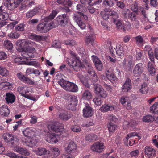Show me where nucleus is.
I'll return each mask as SVG.
<instances>
[{"instance_id": "55", "label": "nucleus", "mask_w": 158, "mask_h": 158, "mask_svg": "<svg viewBox=\"0 0 158 158\" xmlns=\"http://www.w3.org/2000/svg\"><path fill=\"white\" fill-rule=\"evenodd\" d=\"M93 101L94 103L97 106H101L103 102L101 98L97 97L94 98L93 99Z\"/></svg>"}, {"instance_id": "11", "label": "nucleus", "mask_w": 158, "mask_h": 158, "mask_svg": "<svg viewBox=\"0 0 158 158\" xmlns=\"http://www.w3.org/2000/svg\"><path fill=\"white\" fill-rule=\"evenodd\" d=\"M83 115L84 117L88 118L91 117L93 114L92 108L88 104L85 105L83 110Z\"/></svg>"}, {"instance_id": "5", "label": "nucleus", "mask_w": 158, "mask_h": 158, "mask_svg": "<svg viewBox=\"0 0 158 158\" xmlns=\"http://www.w3.org/2000/svg\"><path fill=\"white\" fill-rule=\"evenodd\" d=\"M94 91L95 94L101 98H105L107 96L106 91L99 84H94Z\"/></svg>"}, {"instance_id": "20", "label": "nucleus", "mask_w": 158, "mask_h": 158, "mask_svg": "<svg viewBox=\"0 0 158 158\" xmlns=\"http://www.w3.org/2000/svg\"><path fill=\"white\" fill-rule=\"evenodd\" d=\"M69 99V104L68 107L69 109L70 110L71 108H69L70 106L71 107H74L77 105L78 100L77 96L74 95L71 96Z\"/></svg>"}, {"instance_id": "10", "label": "nucleus", "mask_w": 158, "mask_h": 158, "mask_svg": "<svg viewBox=\"0 0 158 158\" xmlns=\"http://www.w3.org/2000/svg\"><path fill=\"white\" fill-rule=\"evenodd\" d=\"M77 145L73 141L69 143L67 147H65V151L68 153H73L76 152Z\"/></svg>"}, {"instance_id": "34", "label": "nucleus", "mask_w": 158, "mask_h": 158, "mask_svg": "<svg viewBox=\"0 0 158 158\" xmlns=\"http://www.w3.org/2000/svg\"><path fill=\"white\" fill-rule=\"evenodd\" d=\"M15 136L13 134L6 133L3 135L2 137L5 141H6L8 142H10Z\"/></svg>"}, {"instance_id": "49", "label": "nucleus", "mask_w": 158, "mask_h": 158, "mask_svg": "<svg viewBox=\"0 0 158 158\" xmlns=\"http://www.w3.org/2000/svg\"><path fill=\"white\" fill-rule=\"evenodd\" d=\"M69 89V92H76L78 91V88L76 84L72 82L70 86Z\"/></svg>"}, {"instance_id": "21", "label": "nucleus", "mask_w": 158, "mask_h": 158, "mask_svg": "<svg viewBox=\"0 0 158 158\" xmlns=\"http://www.w3.org/2000/svg\"><path fill=\"white\" fill-rule=\"evenodd\" d=\"M5 99L7 103H12L15 101V97L14 94L12 93H8L6 94Z\"/></svg>"}, {"instance_id": "15", "label": "nucleus", "mask_w": 158, "mask_h": 158, "mask_svg": "<svg viewBox=\"0 0 158 158\" xmlns=\"http://www.w3.org/2000/svg\"><path fill=\"white\" fill-rule=\"evenodd\" d=\"M144 152L146 156L149 158H151L156 154L155 150L149 146H146L145 147Z\"/></svg>"}, {"instance_id": "59", "label": "nucleus", "mask_w": 158, "mask_h": 158, "mask_svg": "<svg viewBox=\"0 0 158 158\" xmlns=\"http://www.w3.org/2000/svg\"><path fill=\"white\" fill-rule=\"evenodd\" d=\"M108 119L109 122L113 123L112 122H116L118 120V118L115 116L113 115H110L108 116Z\"/></svg>"}, {"instance_id": "60", "label": "nucleus", "mask_w": 158, "mask_h": 158, "mask_svg": "<svg viewBox=\"0 0 158 158\" xmlns=\"http://www.w3.org/2000/svg\"><path fill=\"white\" fill-rule=\"evenodd\" d=\"M6 155L9 156L10 158H21L22 156H18L13 152H10L6 154Z\"/></svg>"}, {"instance_id": "29", "label": "nucleus", "mask_w": 158, "mask_h": 158, "mask_svg": "<svg viewBox=\"0 0 158 158\" xmlns=\"http://www.w3.org/2000/svg\"><path fill=\"white\" fill-rule=\"evenodd\" d=\"M93 62L96 68L99 71H101L103 68L102 64L100 60L97 58L93 60Z\"/></svg>"}, {"instance_id": "44", "label": "nucleus", "mask_w": 158, "mask_h": 158, "mask_svg": "<svg viewBox=\"0 0 158 158\" xmlns=\"http://www.w3.org/2000/svg\"><path fill=\"white\" fill-rule=\"evenodd\" d=\"M148 88L147 84L144 83L141 86L140 92L142 94H145L148 92Z\"/></svg>"}, {"instance_id": "62", "label": "nucleus", "mask_w": 158, "mask_h": 158, "mask_svg": "<svg viewBox=\"0 0 158 158\" xmlns=\"http://www.w3.org/2000/svg\"><path fill=\"white\" fill-rule=\"evenodd\" d=\"M10 143L13 146H14L18 145L19 143V139L16 136L10 142Z\"/></svg>"}, {"instance_id": "25", "label": "nucleus", "mask_w": 158, "mask_h": 158, "mask_svg": "<svg viewBox=\"0 0 158 158\" xmlns=\"http://www.w3.org/2000/svg\"><path fill=\"white\" fill-rule=\"evenodd\" d=\"M114 109L113 106H109L108 104H104L99 109V110L102 112H106L109 111H112Z\"/></svg>"}, {"instance_id": "28", "label": "nucleus", "mask_w": 158, "mask_h": 158, "mask_svg": "<svg viewBox=\"0 0 158 158\" xmlns=\"http://www.w3.org/2000/svg\"><path fill=\"white\" fill-rule=\"evenodd\" d=\"M0 113L5 116H8L9 114L10 111L7 105H4L0 108Z\"/></svg>"}, {"instance_id": "2", "label": "nucleus", "mask_w": 158, "mask_h": 158, "mask_svg": "<svg viewBox=\"0 0 158 158\" xmlns=\"http://www.w3.org/2000/svg\"><path fill=\"white\" fill-rule=\"evenodd\" d=\"M53 22L41 23L37 25V30L40 33H45L48 32L51 29L54 27Z\"/></svg>"}, {"instance_id": "58", "label": "nucleus", "mask_w": 158, "mask_h": 158, "mask_svg": "<svg viewBox=\"0 0 158 158\" xmlns=\"http://www.w3.org/2000/svg\"><path fill=\"white\" fill-rule=\"evenodd\" d=\"M23 82L25 83L32 85H34L35 84V82L33 80L27 77H26Z\"/></svg>"}, {"instance_id": "37", "label": "nucleus", "mask_w": 158, "mask_h": 158, "mask_svg": "<svg viewBox=\"0 0 158 158\" xmlns=\"http://www.w3.org/2000/svg\"><path fill=\"white\" fill-rule=\"evenodd\" d=\"M28 55L30 58H33L36 53V49L33 47L29 46L27 49Z\"/></svg>"}, {"instance_id": "16", "label": "nucleus", "mask_w": 158, "mask_h": 158, "mask_svg": "<svg viewBox=\"0 0 158 158\" xmlns=\"http://www.w3.org/2000/svg\"><path fill=\"white\" fill-rule=\"evenodd\" d=\"M16 44L17 46L23 47L24 45L28 44L34 45L36 44L35 42H32L27 40H19L16 42Z\"/></svg>"}, {"instance_id": "23", "label": "nucleus", "mask_w": 158, "mask_h": 158, "mask_svg": "<svg viewBox=\"0 0 158 158\" xmlns=\"http://www.w3.org/2000/svg\"><path fill=\"white\" fill-rule=\"evenodd\" d=\"M30 39L36 41H43L45 39V36L37 35L35 34H32L29 35Z\"/></svg>"}, {"instance_id": "17", "label": "nucleus", "mask_w": 158, "mask_h": 158, "mask_svg": "<svg viewBox=\"0 0 158 158\" xmlns=\"http://www.w3.org/2000/svg\"><path fill=\"white\" fill-rule=\"evenodd\" d=\"M131 80L127 78L122 86V90L123 92H128L131 88Z\"/></svg>"}, {"instance_id": "7", "label": "nucleus", "mask_w": 158, "mask_h": 158, "mask_svg": "<svg viewBox=\"0 0 158 158\" xmlns=\"http://www.w3.org/2000/svg\"><path fill=\"white\" fill-rule=\"evenodd\" d=\"M58 24L64 27L67 24L69 17L67 14H63L59 15L56 18Z\"/></svg>"}, {"instance_id": "26", "label": "nucleus", "mask_w": 158, "mask_h": 158, "mask_svg": "<svg viewBox=\"0 0 158 158\" xmlns=\"http://www.w3.org/2000/svg\"><path fill=\"white\" fill-rule=\"evenodd\" d=\"M85 63L86 66L88 67V73L91 75H94V77L97 79V75L95 73L91 64H90L89 62L87 60H86L85 61Z\"/></svg>"}, {"instance_id": "24", "label": "nucleus", "mask_w": 158, "mask_h": 158, "mask_svg": "<svg viewBox=\"0 0 158 158\" xmlns=\"http://www.w3.org/2000/svg\"><path fill=\"white\" fill-rule=\"evenodd\" d=\"M131 4L129 7L131 10L135 12L138 11V3L136 0H129Z\"/></svg>"}, {"instance_id": "9", "label": "nucleus", "mask_w": 158, "mask_h": 158, "mask_svg": "<svg viewBox=\"0 0 158 158\" xmlns=\"http://www.w3.org/2000/svg\"><path fill=\"white\" fill-rule=\"evenodd\" d=\"M144 67L142 63H139L135 66L133 70L134 75L136 77L139 76L143 72Z\"/></svg>"}, {"instance_id": "3", "label": "nucleus", "mask_w": 158, "mask_h": 158, "mask_svg": "<svg viewBox=\"0 0 158 158\" xmlns=\"http://www.w3.org/2000/svg\"><path fill=\"white\" fill-rule=\"evenodd\" d=\"M18 92L23 97L33 101H36V99L29 95L27 94L30 92V87H27L26 85L19 86L17 88Z\"/></svg>"}, {"instance_id": "19", "label": "nucleus", "mask_w": 158, "mask_h": 158, "mask_svg": "<svg viewBox=\"0 0 158 158\" xmlns=\"http://www.w3.org/2000/svg\"><path fill=\"white\" fill-rule=\"evenodd\" d=\"M34 152L36 154L40 156H42L45 155L46 154H49L50 151L44 148L39 147L34 150Z\"/></svg>"}, {"instance_id": "18", "label": "nucleus", "mask_w": 158, "mask_h": 158, "mask_svg": "<svg viewBox=\"0 0 158 158\" xmlns=\"http://www.w3.org/2000/svg\"><path fill=\"white\" fill-rule=\"evenodd\" d=\"M10 1L8 5V7L9 9L11 10L17 7L20 4L21 2L23 0H7Z\"/></svg>"}, {"instance_id": "54", "label": "nucleus", "mask_w": 158, "mask_h": 158, "mask_svg": "<svg viewBox=\"0 0 158 158\" xmlns=\"http://www.w3.org/2000/svg\"><path fill=\"white\" fill-rule=\"evenodd\" d=\"M107 9H105L101 11L100 13V14L101 15L102 18L104 20H106L108 19L109 18V15L106 12V10Z\"/></svg>"}, {"instance_id": "52", "label": "nucleus", "mask_w": 158, "mask_h": 158, "mask_svg": "<svg viewBox=\"0 0 158 158\" xmlns=\"http://www.w3.org/2000/svg\"><path fill=\"white\" fill-rule=\"evenodd\" d=\"M4 44L5 47L8 49H12L13 47V44L10 41L5 40Z\"/></svg>"}, {"instance_id": "4", "label": "nucleus", "mask_w": 158, "mask_h": 158, "mask_svg": "<svg viewBox=\"0 0 158 158\" xmlns=\"http://www.w3.org/2000/svg\"><path fill=\"white\" fill-rule=\"evenodd\" d=\"M141 136L138 135V134L135 132H132L127 135L126 137V140H129V144L132 146L137 143V141L140 139Z\"/></svg>"}, {"instance_id": "64", "label": "nucleus", "mask_w": 158, "mask_h": 158, "mask_svg": "<svg viewBox=\"0 0 158 158\" xmlns=\"http://www.w3.org/2000/svg\"><path fill=\"white\" fill-rule=\"evenodd\" d=\"M71 129L73 131L76 132H78L81 130V127L77 125L72 127Z\"/></svg>"}, {"instance_id": "36", "label": "nucleus", "mask_w": 158, "mask_h": 158, "mask_svg": "<svg viewBox=\"0 0 158 158\" xmlns=\"http://www.w3.org/2000/svg\"><path fill=\"white\" fill-rule=\"evenodd\" d=\"M2 7V6L0 7V19L1 20H6L9 16L7 13L3 12Z\"/></svg>"}, {"instance_id": "50", "label": "nucleus", "mask_w": 158, "mask_h": 158, "mask_svg": "<svg viewBox=\"0 0 158 158\" xmlns=\"http://www.w3.org/2000/svg\"><path fill=\"white\" fill-rule=\"evenodd\" d=\"M116 51L117 54L118 55L121 56V55L123 54V47L120 44L117 45Z\"/></svg>"}, {"instance_id": "31", "label": "nucleus", "mask_w": 158, "mask_h": 158, "mask_svg": "<svg viewBox=\"0 0 158 158\" xmlns=\"http://www.w3.org/2000/svg\"><path fill=\"white\" fill-rule=\"evenodd\" d=\"M92 97L91 93L88 90L84 91L82 95V98L83 99L87 100L92 98Z\"/></svg>"}, {"instance_id": "6", "label": "nucleus", "mask_w": 158, "mask_h": 158, "mask_svg": "<svg viewBox=\"0 0 158 158\" xmlns=\"http://www.w3.org/2000/svg\"><path fill=\"white\" fill-rule=\"evenodd\" d=\"M48 128L50 130L58 132L62 131L64 128L63 124L57 122H55L48 125Z\"/></svg>"}, {"instance_id": "13", "label": "nucleus", "mask_w": 158, "mask_h": 158, "mask_svg": "<svg viewBox=\"0 0 158 158\" xmlns=\"http://www.w3.org/2000/svg\"><path fill=\"white\" fill-rule=\"evenodd\" d=\"M58 135L55 133H52L48 134L45 138L46 141L50 143H53L58 141Z\"/></svg>"}, {"instance_id": "40", "label": "nucleus", "mask_w": 158, "mask_h": 158, "mask_svg": "<svg viewBox=\"0 0 158 158\" xmlns=\"http://www.w3.org/2000/svg\"><path fill=\"white\" fill-rule=\"evenodd\" d=\"M0 74L3 76L6 77L9 75V72L6 68L0 66Z\"/></svg>"}, {"instance_id": "14", "label": "nucleus", "mask_w": 158, "mask_h": 158, "mask_svg": "<svg viewBox=\"0 0 158 158\" xmlns=\"http://www.w3.org/2000/svg\"><path fill=\"white\" fill-rule=\"evenodd\" d=\"M58 84L64 90L69 92L71 82L66 81L63 79L60 80L58 81Z\"/></svg>"}, {"instance_id": "22", "label": "nucleus", "mask_w": 158, "mask_h": 158, "mask_svg": "<svg viewBox=\"0 0 158 158\" xmlns=\"http://www.w3.org/2000/svg\"><path fill=\"white\" fill-rule=\"evenodd\" d=\"M73 19L76 22L78 26L82 29H85L86 27L85 23L83 22L81 19H79V16L76 15L73 16Z\"/></svg>"}, {"instance_id": "57", "label": "nucleus", "mask_w": 158, "mask_h": 158, "mask_svg": "<svg viewBox=\"0 0 158 158\" xmlns=\"http://www.w3.org/2000/svg\"><path fill=\"white\" fill-rule=\"evenodd\" d=\"M131 12L130 10L128 9H125L122 11V15L125 18H127L129 17Z\"/></svg>"}, {"instance_id": "27", "label": "nucleus", "mask_w": 158, "mask_h": 158, "mask_svg": "<svg viewBox=\"0 0 158 158\" xmlns=\"http://www.w3.org/2000/svg\"><path fill=\"white\" fill-rule=\"evenodd\" d=\"M38 12V9L37 8H34L32 10L27 12L26 14V17L27 19L32 18Z\"/></svg>"}, {"instance_id": "41", "label": "nucleus", "mask_w": 158, "mask_h": 158, "mask_svg": "<svg viewBox=\"0 0 158 158\" xmlns=\"http://www.w3.org/2000/svg\"><path fill=\"white\" fill-rule=\"evenodd\" d=\"M150 111L154 114L158 113V102H155L150 107Z\"/></svg>"}, {"instance_id": "47", "label": "nucleus", "mask_w": 158, "mask_h": 158, "mask_svg": "<svg viewBox=\"0 0 158 158\" xmlns=\"http://www.w3.org/2000/svg\"><path fill=\"white\" fill-rule=\"evenodd\" d=\"M76 15L79 16V19H81L83 18L85 20H87L88 19V16L85 15L84 13L80 12H77V13H75L73 15V16H76Z\"/></svg>"}, {"instance_id": "12", "label": "nucleus", "mask_w": 158, "mask_h": 158, "mask_svg": "<svg viewBox=\"0 0 158 158\" xmlns=\"http://www.w3.org/2000/svg\"><path fill=\"white\" fill-rule=\"evenodd\" d=\"M105 74L106 77L112 83H116L118 81V78L112 72L108 70L106 71Z\"/></svg>"}, {"instance_id": "42", "label": "nucleus", "mask_w": 158, "mask_h": 158, "mask_svg": "<svg viewBox=\"0 0 158 158\" xmlns=\"http://www.w3.org/2000/svg\"><path fill=\"white\" fill-rule=\"evenodd\" d=\"M109 12V15L112 16L113 22L114 20H117L119 18V15L116 11L113 10H111Z\"/></svg>"}, {"instance_id": "35", "label": "nucleus", "mask_w": 158, "mask_h": 158, "mask_svg": "<svg viewBox=\"0 0 158 158\" xmlns=\"http://www.w3.org/2000/svg\"><path fill=\"white\" fill-rule=\"evenodd\" d=\"M77 76L79 80L87 88L89 87V85L88 82L87 81L82 75L78 73Z\"/></svg>"}, {"instance_id": "32", "label": "nucleus", "mask_w": 158, "mask_h": 158, "mask_svg": "<svg viewBox=\"0 0 158 158\" xmlns=\"http://www.w3.org/2000/svg\"><path fill=\"white\" fill-rule=\"evenodd\" d=\"M72 116V114H68L66 112H64L60 114L59 118L62 120L67 121Z\"/></svg>"}, {"instance_id": "8", "label": "nucleus", "mask_w": 158, "mask_h": 158, "mask_svg": "<svg viewBox=\"0 0 158 158\" xmlns=\"http://www.w3.org/2000/svg\"><path fill=\"white\" fill-rule=\"evenodd\" d=\"M104 148V144L101 142H95L91 147V149L92 151L98 153L102 152Z\"/></svg>"}, {"instance_id": "48", "label": "nucleus", "mask_w": 158, "mask_h": 158, "mask_svg": "<svg viewBox=\"0 0 158 158\" xmlns=\"http://www.w3.org/2000/svg\"><path fill=\"white\" fill-rule=\"evenodd\" d=\"M38 141V140L34 139H30L29 142L27 143L26 145L30 147H33L36 145Z\"/></svg>"}, {"instance_id": "56", "label": "nucleus", "mask_w": 158, "mask_h": 158, "mask_svg": "<svg viewBox=\"0 0 158 158\" xmlns=\"http://www.w3.org/2000/svg\"><path fill=\"white\" fill-rule=\"evenodd\" d=\"M52 153L54 157L58 156L60 153L59 149L56 147H53L52 148Z\"/></svg>"}, {"instance_id": "61", "label": "nucleus", "mask_w": 158, "mask_h": 158, "mask_svg": "<svg viewBox=\"0 0 158 158\" xmlns=\"http://www.w3.org/2000/svg\"><path fill=\"white\" fill-rule=\"evenodd\" d=\"M19 34L15 32H11L8 35L9 37L12 39H17L19 37Z\"/></svg>"}, {"instance_id": "51", "label": "nucleus", "mask_w": 158, "mask_h": 158, "mask_svg": "<svg viewBox=\"0 0 158 158\" xmlns=\"http://www.w3.org/2000/svg\"><path fill=\"white\" fill-rule=\"evenodd\" d=\"M132 58V57H131V58H129L127 59V69L126 70H130L133 66V61Z\"/></svg>"}, {"instance_id": "1", "label": "nucleus", "mask_w": 158, "mask_h": 158, "mask_svg": "<svg viewBox=\"0 0 158 158\" xmlns=\"http://www.w3.org/2000/svg\"><path fill=\"white\" fill-rule=\"evenodd\" d=\"M67 61L69 66L76 72L80 71L84 67V64L81 63V61L74 58H67Z\"/></svg>"}, {"instance_id": "38", "label": "nucleus", "mask_w": 158, "mask_h": 158, "mask_svg": "<svg viewBox=\"0 0 158 158\" xmlns=\"http://www.w3.org/2000/svg\"><path fill=\"white\" fill-rule=\"evenodd\" d=\"M15 150L16 152L19 154L26 156H28L30 155V153L27 150L24 149L22 148H16Z\"/></svg>"}, {"instance_id": "30", "label": "nucleus", "mask_w": 158, "mask_h": 158, "mask_svg": "<svg viewBox=\"0 0 158 158\" xmlns=\"http://www.w3.org/2000/svg\"><path fill=\"white\" fill-rule=\"evenodd\" d=\"M57 12L56 10H53L50 15L45 17L43 20L46 22H48L53 20L57 14Z\"/></svg>"}, {"instance_id": "43", "label": "nucleus", "mask_w": 158, "mask_h": 158, "mask_svg": "<svg viewBox=\"0 0 158 158\" xmlns=\"http://www.w3.org/2000/svg\"><path fill=\"white\" fill-rule=\"evenodd\" d=\"M96 135L94 134H90L86 136V140L88 141H95L97 139Z\"/></svg>"}, {"instance_id": "63", "label": "nucleus", "mask_w": 158, "mask_h": 158, "mask_svg": "<svg viewBox=\"0 0 158 158\" xmlns=\"http://www.w3.org/2000/svg\"><path fill=\"white\" fill-rule=\"evenodd\" d=\"M25 64L28 65L33 66L36 67H38L40 65L39 64L38 62L33 61H27L25 63Z\"/></svg>"}, {"instance_id": "46", "label": "nucleus", "mask_w": 158, "mask_h": 158, "mask_svg": "<svg viewBox=\"0 0 158 158\" xmlns=\"http://www.w3.org/2000/svg\"><path fill=\"white\" fill-rule=\"evenodd\" d=\"M143 121L145 122H150L154 120V118L153 116L150 115H148L143 118Z\"/></svg>"}, {"instance_id": "45", "label": "nucleus", "mask_w": 158, "mask_h": 158, "mask_svg": "<svg viewBox=\"0 0 158 158\" xmlns=\"http://www.w3.org/2000/svg\"><path fill=\"white\" fill-rule=\"evenodd\" d=\"M102 4L105 6L111 7L114 5V2L113 0H104Z\"/></svg>"}, {"instance_id": "39", "label": "nucleus", "mask_w": 158, "mask_h": 158, "mask_svg": "<svg viewBox=\"0 0 158 158\" xmlns=\"http://www.w3.org/2000/svg\"><path fill=\"white\" fill-rule=\"evenodd\" d=\"M107 127L109 131L111 132H114L117 128L116 125L114 123L109 122Z\"/></svg>"}, {"instance_id": "53", "label": "nucleus", "mask_w": 158, "mask_h": 158, "mask_svg": "<svg viewBox=\"0 0 158 158\" xmlns=\"http://www.w3.org/2000/svg\"><path fill=\"white\" fill-rule=\"evenodd\" d=\"M33 132L31 130L28 128H26L23 131V134L25 137L30 136Z\"/></svg>"}, {"instance_id": "33", "label": "nucleus", "mask_w": 158, "mask_h": 158, "mask_svg": "<svg viewBox=\"0 0 158 158\" xmlns=\"http://www.w3.org/2000/svg\"><path fill=\"white\" fill-rule=\"evenodd\" d=\"M113 22L116 25V28L118 30H120L123 29L124 31H126V29L123 27L121 21L119 19L114 20Z\"/></svg>"}]
</instances>
